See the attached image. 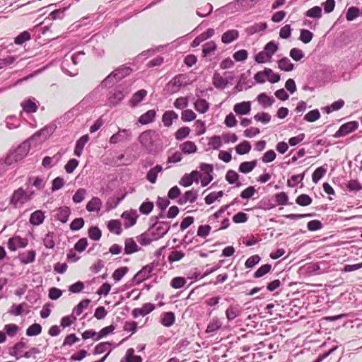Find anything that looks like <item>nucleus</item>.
<instances>
[{
    "label": "nucleus",
    "mask_w": 362,
    "mask_h": 362,
    "mask_svg": "<svg viewBox=\"0 0 362 362\" xmlns=\"http://www.w3.org/2000/svg\"><path fill=\"white\" fill-rule=\"evenodd\" d=\"M327 173V169L324 166L318 167L315 170L312 175V180L314 183H317Z\"/></svg>",
    "instance_id": "47"
},
{
    "label": "nucleus",
    "mask_w": 362,
    "mask_h": 362,
    "mask_svg": "<svg viewBox=\"0 0 362 362\" xmlns=\"http://www.w3.org/2000/svg\"><path fill=\"white\" fill-rule=\"evenodd\" d=\"M141 356L134 355V349L129 348L127 349L124 357H123L120 362H142Z\"/></svg>",
    "instance_id": "29"
},
{
    "label": "nucleus",
    "mask_w": 362,
    "mask_h": 362,
    "mask_svg": "<svg viewBox=\"0 0 362 362\" xmlns=\"http://www.w3.org/2000/svg\"><path fill=\"white\" fill-rule=\"evenodd\" d=\"M56 129L54 124L47 125L35 132L30 139V141L36 140L37 138H40V142L45 141L49 136H51Z\"/></svg>",
    "instance_id": "8"
},
{
    "label": "nucleus",
    "mask_w": 362,
    "mask_h": 362,
    "mask_svg": "<svg viewBox=\"0 0 362 362\" xmlns=\"http://www.w3.org/2000/svg\"><path fill=\"white\" fill-rule=\"evenodd\" d=\"M175 321V313L173 312H165L161 315L160 323L166 327H171Z\"/></svg>",
    "instance_id": "28"
},
{
    "label": "nucleus",
    "mask_w": 362,
    "mask_h": 362,
    "mask_svg": "<svg viewBox=\"0 0 362 362\" xmlns=\"http://www.w3.org/2000/svg\"><path fill=\"white\" fill-rule=\"evenodd\" d=\"M305 16L313 18H320L322 17V8L318 6H315L308 10Z\"/></svg>",
    "instance_id": "59"
},
{
    "label": "nucleus",
    "mask_w": 362,
    "mask_h": 362,
    "mask_svg": "<svg viewBox=\"0 0 362 362\" xmlns=\"http://www.w3.org/2000/svg\"><path fill=\"white\" fill-rule=\"evenodd\" d=\"M177 119L178 115L173 110L165 111L162 116V122L166 127H170L173 124V121Z\"/></svg>",
    "instance_id": "23"
},
{
    "label": "nucleus",
    "mask_w": 362,
    "mask_h": 362,
    "mask_svg": "<svg viewBox=\"0 0 362 362\" xmlns=\"http://www.w3.org/2000/svg\"><path fill=\"white\" fill-rule=\"evenodd\" d=\"M147 95V91L144 89H141L136 92L129 100V105L132 107H136L145 97Z\"/></svg>",
    "instance_id": "17"
},
{
    "label": "nucleus",
    "mask_w": 362,
    "mask_h": 362,
    "mask_svg": "<svg viewBox=\"0 0 362 362\" xmlns=\"http://www.w3.org/2000/svg\"><path fill=\"white\" fill-rule=\"evenodd\" d=\"M233 110L237 115H247L251 110V103L249 101H244L236 103L233 107Z\"/></svg>",
    "instance_id": "15"
},
{
    "label": "nucleus",
    "mask_w": 362,
    "mask_h": 362,
    "mask_svg": "<svg viewBox=\"0 0 362 362\" xmlns=\"http://www.w3.org/2000/svg\"><path fill=\"white\" fill-rule=\"evenodd\" d=\"M155 309V305L151 303H146L141 308H135L132 311V315L136 318L139 316H146Z\"/></svg>",
    "instance_id": "13"
},
{
    "label": "nucleus",
    "mask_w": 362,
    "mask_h": 362,
    "mask_svg": "<svg viewBox=\"0 0 362 362\" xmlns=\"http://www.w3.org/2000/svg\"><path fill=\"white\" fill-rule=\"evenodd\" d=\"M194 109L199 113L204 114L209 110V103L202 98H199L194 102Z\"/></svg>",
    "instance_id": "38"
},
{
    "label": "nucleus",
    "mask_w": 362,
    "mask_h": 362,
    "mask_svg": "<svg viewBox=\"0 0 362 362\" xmlns=\"http://www.w3.org/2000/svg\"><path fill=\"white\" fill-rule=\"evenodd\" d=\"M312 202L313 199L305 194H300L296 199V204L301 206H307L311 204Z\"/></svg>",
    "instance_id": "55"
},
{
    "label": "nucleus",
    "mask_w": 362,
    "mask_h": 362,
    "mask_svg": "<svg viewBox=\"0 0 362 362\" xmlns=\"http://www.w3.org/2000/svg\"><path fill=\"white\" fill-rule=\"evenodd\" d=\"M129 269L127 267H122L115 270L112 274V278L115 281H120L122 277L128 272Z\"/></svg>",
    "instance_id": "62"
},
{
    "label": "nucleus",
    "mask_w": 362,
    "mask_h": 362,
    "mask_svg": "<svg viewBox=\"0 0 362 362\" xmlns=\"http://www.w3.org/2000/svg\"><path fill=\"white\" fill-rule=\"evenodd\" d=\"M279 46L276 42L274 41H270L267 43L264 47V51L272 59V56L275 54V52L278 50Z\"/></svg>",
    "instance_id": "50"
},
{
    "label": "nucleus",
    "mask_w": 362,
    "mask_h": 362,
    "mask_svg": "<svg viewBox=\"0 0 362 362\" xmlns=\"http://www.w3.org/2000/svg\"><path fill=\"white\" fill-rule=\"evenodd\" d=\"M279 68L284 71H291L294 69V65L288 57H283L278 62Z\"/></svg>",
    "instance_id": "41"
},
{
    "label": "nucleus",
    "mask_w": 362,
    "mask_h": 362,
    "mask_svg": "<svg viewBox=\"0 0 362 362\" xmlns=\"http://www.w3.org/2000/svg\"><path fill=\"white\" fill-rule=\"evenodd\" d=\"M136 239L141 245H148L152 241L157 240V239H154L153 237L152 229H148L147 231L137 236Z\"/></svg>",
    "instance_id": "21"
},
{
    "label": "nucleus",
    "mask_w": 362,
    "mask_h": 362,
    "mask_svg": "<svg viewBox=\"0 0 362 362\" xmlns=\"http://www.w3.org/2000/svg\"><path fill=\"white\" fill-rule=\"evenodd\" d=\"M139 247L137 245L134 240L132 238H126L124 240V254L130 255L136 252L139 250Z\"/></svg>",
    "instance_id": "25"
},
{
    "label": "nucleus",
    "mask_w": 362,
    "mask_h": 362,
    "mask_svg": "<svg viewBox=\"0 0 362 362\" xmlns=\"http://www.w3.org/2000/svg\"><path fill=\"white\" fill-rule=\"evenodd\" d=\"M71 4L62 8L56 9L49 13L50 18L52 20L62 19L64 17L65 11L69 8Z\"/></svg>",
    "instance_id": "53"
},
{
    "label": "nucleus",
    "mask_w": 362,
    "mask_h": 362,
    "mask_svg": "<svg viewBox=\"0 0 362 362\" xmlns=\"http://www.w3.org/2000/svg\"><path fill=\"white\" fill-rule=\"evenodd\" d=\"M202 54L203 57H206L216 49V44L214 41H209L203 45Z\"/></svg>",
    "instance_id": "60"
},
{
    "label": "nucleus",
    "mask_w": 362,
    "mask_h": 362,
    "mask_svg": "<svg viewBox=\"0 0 362 362\" xmlns=\"http://www.w3.org/2000/svg\"><path fill=\"white\" fill-rule=\"evenodd\" d=\"M42 332V327L38 323H34L26 329V334L29 337L37 336Z\"/></svg>",
    "instance_id": "56"
},
{
    "label": "nucleus",
    "mask_w": 362,
    "mask_h": 362,
    "mask_svg": "<svg viewBox=\"0 0 362 362\" xmlns=\"http://www.w3.org/2000/svg\"><path fill=\"white\" fill-rule=\"evenodd\" d=\"M156 115L155 110H149L139 117L138 122L143 125L150 124L155 120Z\"/></svg>",
    "instance_id": "22"
},
{
    "label": "nucleus",
    "mask_w": 362,
    "mask_h": 362,
    "mask_svg": "<svg viewBox=\"0 0 362 362\" xmlns=\"http://www.w3.org/2000/svg\"><path fill=\"white\" fill-rule=\"evenodd\" d=\"M28 245V240L20 236L10 238L8 240V248L11 251H16L18 247L24 248Z\"/></svg>",
    "instance_id": "10"
},
{
    "label": "nucleus",
    "mask_w": 362,
    "mask_h": 362,
    "mask_svg": "<svg viewBox=\"0 0 362 362\" xmlns=\"http://www.w3.org/2000/svg\"><path fill=\"white\" fill-rule=\"evenodd\" d=\"M138 140L149 154H156L158 151L161 143L160 134L153 129L143 132L139 135Z\"/></svg>",
    "instance_id": "1"
},
{
    "label": "nucleus",
    "mask_w": 362,
    "mask_h": 362,
    "mask_svg": "<svg viewBox=\"0 0 362 362\" xmlns=\"http://www.w3.org/2000/svg\"><path fill=\"white\" fill-rule=\"evenodd\" d=\"M87 194L86 189L83 188H80L74 194L72 199L73 202L76 204H78L82 202V201L85 199V197Z\"/></svg>",
    "instance_id": "64"
},
{
    "label": "nucleus",
    "mask_w": 362,
    "mask_h": 362,
    "mask_svg": "<svg viewBox=\"0 0 362 362\" xmlns=\"http://www.w3.org/2000/svg\"><path fill=\"white\" fill-rule=\"evenodd\" d=\"M320 117V111L317 109L308 112L304 116V119L308 122H314Z\"/></svg>",
    "instance_id": "61"
},
{
    "label": "nucleus",
    "mask_w": 362,
    "mask_h": 362,
    "mask_svg": "<svg viewBox=\"0 0 362 362\" xmlns=\"http://www.w3.org/2000/svg\"><path fill=\"white\" fill-rule=\"evenodd\" d=\"M239 37V32L237 30H228L221 36V42L223 44H230Z\"/></svg>",
    "instance_id": "19"
},
{
    "label": "nucleus",
    "mask_w": 362,
    "mask_h": 362,
    "mask_svg": "<svg viewBox=\"0 0 362 362\" xmlns=\"http://www.w3.org/2000/svg\"><path fill=\"white\" fill-rule=\"evenodd\" d=\"M255 4L251 0H235V1L227 5V8H235L236 11H247Z\"/></svg>",
    "instance_id": "12"
},
{
    "label": "nucleus",
    "mask_w": 362,
    "mask_h": 362,
    "mask_svg": "<svg viewBox=\"0 0 362 362\" xmlns=\"http://www.w3.org/2000/svg\"><path fill=\"white\" fill-rule=\"evenodd\" d=\"M251 150V145L248 141H243L235 146L236 153L239 155L248 153Z\"/></svg>",
    "instance_id": "44"
},
{
    "label": "nucleus",
    "mask_w": 362,
    "mask_h": 362,
    "mask_svg": "<svg viewBox=\"0 0 362 362\" xmlns=\"http://www.w3.org/2000/svg\"><path fill=\"white\" fill-rule=\"evenodd\" d=\"M271 269L272 265L270 264H263L253 274V277L255 279L261 278L268 274Z\"/></svg>",
    "instance_id": "49"
},
{
    "label": "nucleus",
    "mask_w": 362,
    "mask_h": 362,
    "mask_svg": "<svg viewBox=\"0 0 362 362\" xmlns=\"http://www.w3.org/2000/svg\"><path fill=\"white\" fill-rule=\"evenodd\" d=\"M36 252L35 250H31L27 252L19 254V261L23 264H28L35 261Z\"/></svg>",
    "instance_id": "24"
},
{
    "label": "nucleus",
    "mask_w": 362,
    "mask_h": 362,
    "mask_svg": "<svg viewBox=\"0 0 362 362\" xmlns=\"http://www.w3.org/2000/svg\"><path fill=\"white\" fill-rule=\"evenodd\" d=\"M132 137V131L127 129H119V131L114 134L110 139V144H117L119 142H125Z\"/></svg>",
    "instance_id": "9"
},
{
    "label": "nucleus",
    "mask_w": 362,
    "mask_h": 362,
    "mask_svg": "<svg viewBox=\"0 0 362 362\" xmlns=\"http://www.w3.org/2000/svg\"><path fill=\"white\" fill-rule=\"evenodd\" d=\"M194 175H199V173L194 170L189 174H185L179 181V184L185 187L191 186L194 182Z\"/></svg>",
    "instance_id": "32"
},
{
    "label": "nucleus",
    "mask_w": 362,
    "mask_h": 362,
    "mask_svg": "<svg viewBox=\"0 0 362 362\" xmlns=\"http://www.w3.org/2000/svg\"><path fill=\"white\" fill-rule=\"evenodd\" d=\"M223 195V191L212 192L206 196V197L204 199L205 203L208 205H210V204H213L218 198L222 197Z\"/></svg>",
    "instance_id": "52"
},
{
    "label": "nucleus",
    "mask_w": 362,
    "mask_h": 362,
    "mask_svg": "<svg viewBox=\"0 0 362 362\" xmlns=\"http://www.w3.org/2000/svg\"><path fill=\"white\" fill-rule=\"evenodd\" d=\"M132 73V69L127 65H122L112 71L105 79L100 83L102 88H106L118 82L125 77L129 76Z\"/></svg>",
    "instance_id": "3"
},
{
    "label": "nucleus",
    "mask_w": 362,
    "mask_h": 362,
    "mask_svg": "<svg viewBox=\"0 0 362 362\" xmlns=\"http://www.w3.org/2000/svg\"><path fill=\"white\" fill-rule=\"evenodd\" d=\"M122 218L124 220V227L129 228L136 224L138 215L136 211H126L122 214Z\"/></svg>",
    "instance_id": "11"
},
{
    "label": "nucleus",
    "mask_w": 362,
    "mask_h": 362,
    "mask_svg": "<svg viewBox=\"0 0 362 362\" xmlns=\"http://www.w3.org/2000/svg\"><path fill=\"white\" fill-rule=\"evenodd\" d=\"M158 265V263L153 261V262L143 267L142 269L139 271L132 279V284H139L144 280L147 279L150 276L151 273Z\"/></svg>",
    "instance_id": "4"
},
{
    "label": "nucleus",
    "mask_w": 362,
    "mask_h": 362,
    "mask_svg": "<svg viewBox=\"0 0 362 362\" xmlns=\"http://www.w3.org/2000/svg\"><path fill=\"white\" fill-rule=\"evenodd\" d=\"M222 326V323L218 318H213L207 325L206 332L212 333L219 329Z\"/></svg>",
    "instance_id": "48"
},
{
    "label": "nucleus",
    "mask_w": 362,
    "mask_h": 362,
    "mask_svg": "<svg viewBox=\"0 0 362 362\" xmlns=\"http://www.w3.org/2000/svg\"><path fill=\"white\" fill-rule=\"evenodd\" d=\"M212 82L214 86L218 89H224L228 82L226 78L222 77L218 73L215 72L212 78Z\"/></svg>",
    "instance_id": "33"
},
{
    "label": "nucleus",
    "mask_w": 362,
    "mask_h": 362,
    "mask_svg": "<svg viewBox=\"0 0 362 362\" xmlns=\"http://www.w3.org/2000/svg\"><path fill=\"white\" fill-rule=\"evenodd\" d=\"M35 98H28L21 103L23 110L27 113H34L37 110V106Z\"/></svg>",
    "instance_id": "27"
},
{
    "label": "nucleus",
    "mask_w": 362,
    "mask_h": 362,
    "mask_svg": "<svg viewBox=\"0 0 362 362\" xmlns=\"http://www.w3.org/2000/svg\"><path fill=\"white\" fill-rule=\"evenodd\" d=\"M30 33L28 31H23L14 38V43L18 45H21L26 41L30 40Z\"/></svg>",
    "instance_id": "57"
},
{
    "label": "nucleus",
    "mask_w": 362,
    "mask_h": 362,
    "mask_svg": "<svg viewBox=\"0 0 362 362\" xmlns=\"http://www.w3.org/2000/svg\"><path fill=\"white\" fill-rule=\"evenodd\" d=\"M185 76L182 74H179L173 78L168 83V88L172 92L177 91L183 85V80Z\"/></svg>",
    "instance_id": "14"
},
{
    "label": "nucleus",
    "mask_w": 362,
    "mask_h": 362,
    "mask_svg": "<svg viewBox=\"0 0 362 362\" xmlns=\"http://www.w3.org/2000/svg\"><path fill=\"white\" fill-rule=\"evenodd\" d=\"M148 229H152V234L154 239L162 238L170 230L168 222L160 221L157 226H150Z\"/></svg>",
    "instance_id": "7"
},
{
    "label": "nucleus",
    "mask_w": 362,
    "mask_h": 362,
    "mask_svg": "<svg viewBox=\"0 0 362 362\" xmlns=\"http://www.w3.org/2000/svg\"><path fill=\"white\" fill-rule=\"evenodd\" d=\"M241 314V308L238 304L230 305L226 310V316L228 321L233 320Z\"/></svg>",
    "instance_id": "20"
},
{
    "label": "nucleus",
    "mask_w": 362,
    "mask_h": 362,
    "mask_svg": "<svg viewBox=\"0 0 362 362\" xmlns=\"http://www.w3.org/2000/svg\"><path fill=\"white\" fill-rule=\"evenodd\" d=\"M180 149L185 154H190L195 153L197 148L194 142L187 141L180 145Z\"/></svg>",
    "instance_id": "37"
},
{
    "label": "nucleus",
    "mask_w": 362,
    "mask_h": 362,
    "mask_svg": "<svg viewBox=\"0 0 362 362\" xmlns=\"http://www.w3.org/2000/svg\"><path fill=\"white\" fill-rule=\"evenodd\" d=\"M272 73V69L265 68L264 71L257 72L254 76V79L257 83H264L266 81L265 78L269 76Z\"/></svg>",
    "instance_id": "42"
},
{
    "label": "nucleus",
    "mask_w": 362,
    "mask_h": 362,
    "mask_svg": "<svg viewBox=\"0 0 362 362\" xmlns=\"http://www.w3.org/2000/svg\"><path fill=\"white\" fill-rule=\"evenodd\" d=\"M102 206V202L98 197H93L86 204V210L89 212H98Z\"/></svg>",
    "instance_id": "30"
},
{
    "label": "nucleus",
    "mask_w": 362,
    "mask_h": 362,
    "mask_svg": "<svg viewBox=\"0 0 362 362\" xmlns=\"http://www.w3.org/2000/svg\"><path fill=\"white\" fill-rule=\"evenodd\" d=\"M18 161L14 152L11 151L4 159H0V163H1V168L5 171L7 166L11 165Z\"/></svg>",
    "instance_id": "34"
},
{
    "label": "nucleus",
    "mask_w": 362,
    "mask_h": 362,
    "mask_svg": "<svg viewBox=\"0 0 362 362\" xmlns=\"http://www.w3.org/2000/svg\"><path fill=\"white\" fill-rule=\"evenodd\" d=\"M239 175L235 170H229L227 171L226 175V181L232 185L235 183V187H239L241 186V183L238 182Z\"/></svg>",
    "instance_id": "39"
},
{
    "label": "nucleus",
    "mask_w": 362,
    "mask_h": 362,
    "mask_svg": "<svg viewBox=\"0 0 362 362\" xmlns=\"http://www.w3.org/2000/svg\"><path fill=\"white\" fill-rule=\"evenodd\" d=\"M267 28V23H255L245 29V32L247 35H252L260 31H263Z\"/></svg>",
    "instance_id": "18"
},
{
    "label": "nucleus",
    "mask_w": 362,
    "mask_h": 362,
    "mask_svg": "<svg viewBox=\"0 0 362 362\" xmlns=\"http://www.w3.org/2000/svg\"><path fill=\"white\" fill-rule=\"evenodd\" d=\"M90 303V299H84L81 300L73 310L72 315H75L76 317L79 316L84 309H86L89 303Z\"/></svg>",
    "instance_id": "45"
},
{
    "label": "nucleus",
    "mask_w": 362,
    "mask_h": 362,
    "mask_svg": "<svg viewBox=\"0 0 362 362\" xmlns=\"http://www.w3.org/2000/svg\"><path fill=\"white\" fill-rule=\"evenodd\" d=\"M25 347H26L25 342L20 341L15 344L12 351L10 352V354L12 356L15 357L16 359H20L21 358H22V355H21L20 353L21 350Z\"/></svg>",
    "instance_id": "43"
},
{
    "label": "nucleus",
    "mask_w": 362,
    "mask_h": 362,
    "mask_svg": "<svg viewBox=\"0 0 362 362\" xmlns=\"http://www.w3.org/2000/svg\"><path fill=\"white\" fill-rule=\"evenodd\" d=\"M358 127V123L356 121H351L343 124L334 134L335 138L343 137L349 133L354 132Z\"/></svg>",
    "instance_id": "6"
},
{
    "label": "nucleus",
    "mask_w": 362,
    "mask_h": 362,
    "mask_svg": "<svg viewBox=\"0 0 362 362\" xmlns=\"http://www.w3.org/2000/svg\"><path fill=\"white\" fill-rule=\"evenodd\" d=\"M71 214L70 208L68 206H62L57 209L56 218L63 223L67 222Z\"/></svg>",
    "instance_id": "26"
},
{
    "label": "nucleus",
    "mask_w": 362,
    "mask_h": 362,
    "mask_svg": "<svg viewBox=\"0 0 362 362\" xmlns=\"http://www.w3.org/2000/svg\"><path fill=\"white\" fill-rule=\"evenodd\" d=\"M13 152L16 156L17 159L20 161L28 153L29 145L27 143H23L22 144L19 145L18 148L13 151Z\"/></svg>",
    "instance_id": "35"
},
{
    "label": "nucleus",
    "mask_w": 362,
    "mask_h": 362,
    "mask_svg": "<svg viewBox=\"0 0 362 362\" xmlns=\"http://www.w3.org/2000/svg\"><path fill=\"white\" fill-rule=\"evenodd\" d=\"M163 168L160 165H156L154 168H151L146 176V180L152 184L156 182L158 173L162 172Z\"/></svg>",
    "instance_id": "31"
},
{
    "label": "nucleus",
    "mask_w": 362,
    "mask_h": 362,
    "mask_svg": "<svg viewBox=\"0 0 362 362\" xmlns=\"http://www.w3.org/2000/svg\"><path fill=\"white\" fill-rule=\"evenodd\" d=\"M257 101L263 107L266 108L271 107L275 102V100L273 97H269L265 93H262L257 96Z\"/></svg>",
    "instance_id": "36"
},
{
    "label": "nucleus",
    "mask_w": 362,
    "mask_h": 362,
    "mask_svg": "<svg viewBox=\"0 0 362 362\" xmlns=\"http://www.w3.org/2000/svg\"><path fill=\"white\" fill-rule=\"evenodd\" d=\"M257 160L244 161L239 165V171L242 173H250L257 165Z\"/></svg>",
    "instance_id": "40"
},
{
    "label": "nucleus",
    "mask_w": 362,
    "mask_h": 362,
    "mask_svg": "<svg viewBox=\"0 0 362 362\" xmlns=\"http://www.w3.org/2000/svg\"><path fill=\"white\" fill-rule=\"evenodd\" d=\"M190 129L188 127H183L177 130L175 134V139L178 141H181L185 138L187 137L189 134Z\"/></svg>",
    "instance_id": "63"
},
{
    "label": "nucleus",
    "mask_w": 362,
    "mask_h": 362,
    "mask_svg": "<svg viewBox=\"0 0 362 362\" xmlns=\"http://www.w3.org/2000/svg\"><path fill=\"white\" fill-rule=\"evenodd\" d=\"M45 218V212L42 210H36L30 214L29 222L33 226H37L42 224Z\"/></svg>",
    "instance_id": "16"
},
{
    "label": "nucleus",
    "mask_w": 362,
    "mask_h": 362,
    "mask_svg": "<svg viewBox=\"0 0 362 362\" xmlns=\"http://www.w3.org/2000/svg\"><path fill=\"white\" fill-rule=\"evenodd\" d=\"M54 233L53 232H48L43 239V245L47 249H52L54 247Z\"/></svg>",
    "instance_id": "58"
},
{
    "label": "nucleus",
    "mask_w": 362,
    "mask_h": 362,
    "mask_svg": "<svg viewBox=\"0 0 362 362\" xmlns=\"http://www.w3.org/2000/svg\"><path fill=\"white\" fill-rule=\"evenodd\" d=\"M88 237L93 240H99L102 236V232L98 226H91L88 230Z\"/></svg>",
    "instance_id": "54"
},
{
    "label": "nucleus",
    "mask_w": 362,
    "mask_h": 362,
    "mask_svg": "<svg viewBox=\"0 0 362 362\" xmlns=\"http://www.w3.org/2000/svg\"><path fill=\"white\" fill-rule=\"evenodd\" d=\"M107 228L110 232L115 233L117 235H120L122 232L121 223L119 220H110L108 222Z\"/></svg>",
    "instance_id": "46"
},
{
    "label": "nucleus",
    "mask_w": 362,
    "mask_h": 362,
    "mask_svg": "<svg viewBox=\"0 0 362 362\" xmlns=\"http://www.w3.org/2000/svg\"><path fill=\"white\" fill-rule=\"evenodd\" d=\"M28 201L29 197H27V192L22 187H19L13 192L10 198L9 204L12 205L14 209H16Z\"/></svg>",
    "instance_id": "5"
},
{
    "label": "nucleus",
    "mask_w": 362,
    "mask_h": 362,
    "mask_svg": "<svg viewBox=\"0 0 362 362\" xmlns=\"http://www.w3.org/2000/svg\"><path fill=\"white\" fill-rule=\"evenodd\" d=\"M132 85V82L131 81H125L109 90L107 95V105L110 107H115L119 104L130 93Z\"/></svg>",
    "instance_id": "2"
},
{
    "label": "nucleus",
    "mask_w": 362,
    "mask_h": 362,
    "mask_svg": "<svg viewBox=\"0 0 362 362\" xmlns=\"http://www.w3.org/2000/svg\"><path fill=\"white\" fill-rule=\"evenodd\" d=\"M359 16H361L360 9L357 7L351 6L346 11V18L348 21H352Z\"/></svg>",
    "instance_id": "51"
}]
</instances>
